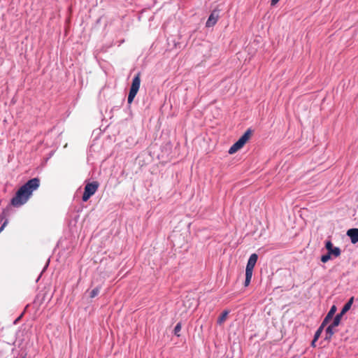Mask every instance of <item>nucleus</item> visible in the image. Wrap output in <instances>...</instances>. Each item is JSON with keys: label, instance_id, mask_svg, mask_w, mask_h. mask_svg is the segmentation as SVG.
Segmentation results:
<instances>
[{"label": "nucleus", "instance_id": "f3484780", "mask_svg": "<svg viewBox=\"0 0 358 358\" xmlns=\"http://www.w3.org/2000/svg\"><path fill=\"white\" fill-rule=\"evenodd\" d=\"M331 255L329 252H327L326 255H324L321 257V261L323 263L327 262L331 259Z\"/></svg>", "mask_w": 358, "mask_h": 358}, {"label": "nucleus", "instance_id": "9b49d317", "mask_svg": "<svg viewBox=\"0 0 358 358\" xmlns=\"http://www.w3.org/2000/svg\"><path fill=\"white\" fill-rule=\"evenodd\" d=\"M336 327L335 326H333V324H330L327 329H326V340H330L331 338V336L334 334V328Z\"/></svg>", "mask_w": 358, "mask_h": 358}, {"label": "nucleus", "instance_id": "7ed1b4c3", "mask_svg": "<svg viewBox=\"0 0 358 358\" xmlns=\"http://www.w3.org/2000/svg\"><path fill=\"white\" fill-rule=\"evenodd\" d=\"M251 134V129H248L244 134L241 136V138L229 148V153L231 155L234 154L243 148L250 138Z\"/></svg>", "mask_w": 358, "mask_h": 358}, {"label": "nucleus", "instance_id": "f03ea898", "mask_svg": "<svg viewBox=\"0 0 358 358\" xmlns=\"http://www.w3.org/2000/svg\"><path fill=\"white\" fill-rule=\"evenodd\" d=\"M257 259L258 256L255 253L252 254L249 257L245 268V280L244 283L245 287L248 286L250 283L253 269L257 263Z\"/></svg>", "mask_w": 358, "mask_h": 358}, {"label": "nucleus", "instance_id": "1a4fd4ad", "mask_svg": "<svg viewBox=\"0 0 358 358\" xmlns=\"http://www.w3.org/2000/svg\"><path fill=\"white\" fill-rule=\"evenodd\" d=\"M336 311V306L333 305L331 307V308H330L329 311L328 312L327 315L324 317L323 322H322V327H324L329 322V320H331V318L333 317V316L335 314Z\"/></svg>", "mask_w": 358, "mask_h": 358}, {"label": "nucleus", "instance_id": "a211bd4d", "mask_svg": "<svg viewBox=\"0 0 358 358\" xmlns=\"http://www.w3.org/2000/svg\"><path fill=\"white\" fill-rule=\"evenodd\" d=\"M181 330V324L178 323L174 328V334L179 336V332Z\"/></svg>", "mask_w": 358, "mask_h": 358}, {"label": "nucleus", "instance_id": "f257e3e1", "mask_svg": "<svg viewBox=\"0 0 358 358\" xmlns=\"http://www.w3.org/2000/svg\"><path fill=\"white\" fill-rule=\"evenodd\" d=\"M40 185V180L37 178L29 180L16 192L15 196L12 199L11 203L13 206L20 207L27 202L32 195L34 191L36 190Z\"/></svg>", "mask_w": 358, "mask_h": 358}, {"label": "nucleus", "instance_id": "6ab92c4d", "mask_svg": "<svg viewBox=\"0 0 358 358\" xmlns=\"http://www.w3.org/2000/svg\"><path fill=\"white\" fill-rule=\"evenodd\" d=\"M280 0H271V6H275Z\"/></svg>", "mask_w": 358, "mask_h": 358}, {"label": "nucleus", "instance_id": "aec40b11", "mask_svg": "<svg viewBox=\"0 0 358 358\" xmlns=\"http://www.w3.org/2000/svg\"><path fill=\"white\" fill-rule=\"evenodd\" d=\"M8 223V221L6 220L2 224H1V231L3 230L4 227H6V225Z\"/></svg>", "mask_w": 358, "mask_h": 358}, {"label": "nucleus", "instance_id": "423d86ee", "mask_svg": "<svg viewBox=\"0 0 358 358\" xmlns=\"http://www.w3.org/2000/svg\"><path fill=\"white\" fill-rule=\"evenodd\" d=\"M325 248L328 250V252L329 255H331L336 257H338L341 253V250L338 247H333V244L331 241H327L325 243Z\"/></svg>", "mask_w": 358, "mask_h": 358}, {"label": "nucleus", "instance_id": "ddd939ff", "mask_svg": "<svg viewBox=\"0 0 358 358\" xmlns=\"http://www.w3.org/2000/svg\"><path fill=\"white\" fill-rule=\"evenodd\" d=\"M344 314H341V312L340 313L337 314L336 315V317H334V321L331 323V324H333V326H335V327L338 326L341 322V317Z\"/></svg>", "mask_w": 358, "mask_h": 358}, {"label": "nucleus", "instance_id": "39448f33", "mask_svg": "<svg viewBox=\"0 0 358 358\" xmlns=\"http://www.w3.org/2000/svg\"><path fill=\"white\" fill-rule=\"evenodd\" d=\"M219 17V11L214 10L208 17L207 22L206 23V26L207 27H213L217 23Z\"/></svg>", "mask_w": 358, "mask_h": 358}, {"label": "nucleus", "instance_id": "0eeeda50", "mask_svg": "<svg viewBox=\"0 0 358 358\" xmlns=\"http://www.w3.org/2000/svg\"><path fill=\"white\" fill-rule=\"evenodd\" d=\"M141 85V73H138L133 78L130 90L138 92Z\"/></svg>", "mask_w": 358, "mask_h": 358}, {"label": "nucleus", "instance_id": "4468645a", "mask_svg": "<svg viewBox=\"0 0 358 358\" xmlns=\"http://www.w3.org/2000/svg\"><path fill=\"white\" fill-rule=\"evenodd\" d=\"M137 92L133 91V90H129V95H128V99H127V102L129 104H131L132 103V101H134V99L135 98Z\"/></svg>", "mask_w": 358, "mask_h": 358}, {"label": "nucleus", "instance_id": "f8f14e48", "mask_svg": "<svg viewBox=\"0 0 358 358\" xmlns=\"http://www.w3.org/2000/svg\"><path fill=\"white\" fill-rule=\"evenodd\" d=\"M229 313V310H224L217 319V324L221 325L226 320Z\"/></svg>", "mask_w": 358, "mask_h": 358}, {"label": "nucleus", "instance_id": "dca6fc26", "mask_svg": "<svg viewBox=\"0 0 358 358\" xmlns=\"http://www.w3.org/2000/svg\"><path fill=\"white\" fill-rule=\"evenodd\" d=\"M323 328H324V327H322V324L320 325V327L317 329V330L316 331V332L314 335L315 341H317L319 338V337L320 336V335L322 332Z\"/></svg>", "mask_w": 358, "mask_h": 358}, {"label": "nucleus", "instance_id": "2eb2a0df", "mask_svg": "<svg viewBox=\"0 0 358 358\" xmlns=\"http://www.w3.org/2000/svg\"><path fill=\"white\" fill-rule=\"evenodd\" d=\"M100 289H101V288L99 287H95L94 289H93L91 291V292L90 294V296L91 298H94L95 296H96L99 294V293L100 292Z\"/></svg>", "mask_w": 358, "mask_h": 358}, {"label": "nucleus", "instance_id": "6e6552de", "mask_svg": "<svg viewBox=\"0 0 358 358\" xmlns=\"http://www.w3.org/2000/svg\"><path fill=\"white\" fill-rule=\"evenodd\" d=\"M347 235L350 237L351 243L355 244L358 242V229H350L347 231Z\"/></svg>", "mask_w": 358, "mask_h": 358}, {"label": "nucleus", "instance_id": "20e7f679", "mask_svg": "<svg viewBox=\"0 0 358 358\" xmlns=\"http://www.w3.org/2000/svg\"><path fill=\"white\" fill-rule=\"evenodd\" d=\"M99 186V184L97 181L87 183L82 197L83 201H87L92 195H94L97 191Z\"/></svg>", "mask_w": 358, "mask_h": 358}, {"label": "nucleus", "instance_id": "9d476101", "mask_svg": "<svg viewBox=\"0 0 358 358\" xmlns=\"http://www.w3.org/2000/svg\"><path fill=\"white\" fill-rule=\"evenodd\" d=\"M353 301H354V296H352L343 307V308L341 311V314H345L346 312H348L350 309V308L353 303Z\"/></svg>", "mask_w": 358, "mask_h": 358}, {"label": "nucleus", "instance_id": "412c9836", "mask_svg": "<svg viewBox=\"0 0 358 358\" xmlns=\"http://www.w3.org/2000/svg\"><path fill=\"white\" fill-rule=\"evenodd\" d=\"M315 342H316V341H315V338H313V340L312 341V343H311V345L315 347Z\"/></svg>", "mask_w": 358, "mask_h": 358}]
</instances>
